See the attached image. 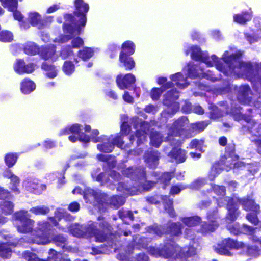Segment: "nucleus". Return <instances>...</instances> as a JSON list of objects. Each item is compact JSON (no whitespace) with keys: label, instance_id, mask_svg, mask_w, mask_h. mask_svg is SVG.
Wrapping results in <instances>:
<instances>
[{"label":"nucleus","instance_id":"f257e3e1","mask_svg":"<svg viewBox=\"0 0 261 261\" xmlns=\"http://www.w3.org/2000/svg\"><path fill=\"white\" fill-rule=\"evenodd\" d=\"M191 50V57L193 59L201 61L205 63L207 66H212L215 64L216 68L218 70L227 75H231L233 74L238 75V74H239L237 64L240 65L241 69L250 67L246 64H240L239 57L242 54L241 51L236 53L232 49L230 51H226L222 58L225 64L223 67V64L220 60L218 59L215 55L208 57L205 53H202L198 46H192Z\"/></svg>","mask_w":261,"mask_h":261},{"label":"nucleus","instance_id":"f03ea898","mask_svg":"<svg viewBox=\"0 0 261 261\" xmlns=\"http://www.w3.org/2000/svg\"><path fill=\"white\" fill-rule=\"evenodd\" d=\"M65 18L66 21H69L70 24L66 23L64 24V34L55 38L54 41L56 43H64L71 39L72 48H80L83 45L84 41L80 37L74 38V37L81 33V27L82 26L76 22L71 14H67L65 16Z\"/></svg>","mask_w":261,"mask_h":261},{"label":"nucleus","instance_id":"7ed1b4c3","mask_svg":"<svg viewBox=\"0 0 261 261\" xmlns=\"http://www.w3.org/2000/svg\"><path fill=\"white\" fill-rule=\"evenodd\" d=\"M150 254L155 256H163L165 258L173 257L179 258L191 257L196 253V250L194 247L184 248L181 249L179 246L174 243L166 245L165 248L160 250L159 249L151 247L149 249Z\"/></svg>","mask_w":261,"mask_h":261},{"label":"nucleus","instance_id":"20e7f679","mask_svg":"<svg viewBox=\"0 0 261 261\" xmlns=\"http://www.w3.org/2000/svg\"><path fill=\"white\" fill-rule=\"evenodd\" d=\"M214 192L220 197L217 200L218 204L220 206H223L227 203L228 213L227 216V220L230 221L234 220L238 216V207L236 204H233L234 202V199H231L229 197H224L225 189L223 186L218 185L215 186L213 188Z\"/></svg>","mask_w":261,"mask_h":261},{"label":"nucleus","instance_id":"39448f33","mask_svg":"<svg viewBox=\"0 0 261 261\" xmlns=\"http://www.w3.org/2000/svg\"><path fill=\"white\" fill-rule=\"evenodd\" d=\"M51 226L47 222L39 221L37 223L36 229L32 232V238L31 242L38 244H47L51 242Z\"/></svg>","mask_w":261,"mask_h":261},{"label":"nucleus","instance_id":"423d86ee","mask_svg":"<svg viewBox=\"0 0 261 261\" xmlns=\"http://www.w3.org/2000/svg\"><path fill=\"white\" fill-rule=\"evenodd\" d=\"M29 217L28 212L24 210L17 212L13 216V219L16 221L19 222V224L16 223L18 231L24 233L31 232V239H32L34 221L30 219Z\"/></svg>","mask_w":261,"mask_h":261},{"label":"nucleus","instance_id":"0eeeda50","mask_svg":"<svg viewBox=\"0 0 261 261\" xmlns=\"http://www.w3.org/2000/svg\"><path fill=\"white\" fill-rule=\"evenodd\" d=\"M188 123V119L182 117L176 121L171 126H168L167 140L169 141L173 140H179L174 138L184 135Z\"/></svg>","mask_w":261,"mask_h":261},{"label":"nucleus","instance_id":"6e6552de","mask_svg":"<svg viewBox=\"0 0 261 261\" xmlns=\"http://www.w3.org/2000/svg\"><path fill=\"white\" fill-rule=\"evenodd\" d=\"M245 247V244L243 242L236 241L233 239L228 238L224 240L221 244L218 245L217 247H215V250L219 254L230 256L233 254L230 249L238 250Z\"/></svg>","mask_w":261,"mask_h":261},{"label":"nucleus","instance_id":"1a4fd4ad","mask_svg":"<svg viewBox=\"0 0 261 261\" xmlns=\"http://www.w3.org/2000/svg\"><path fill=\"white\" fill-rule=\"evenodd\" d=\"M81 126L75 124L69 128H66L61 132V135H68L70 133L73 134V135L69 137V139L72 142H75L77 140L81 142H88L90 140V138L83 134H81L80 131Z\"/></svg>","mask_w":261,"mask_h":261},{"label":"nucleus","instance_id":"9d476101","mask_svg":"<svg viewBox=\"0 0 261 261\" xmlns=\"http://www.w3.org/2000/svg\"><path fill=\"white\" fill-rule=\"evenodd\" d=\"M74 5L75 7L74 14L79 18V21H77L76 19L72 15L71 16L76 20V22L81 25L82 27H84L86 23L85 13L89 10V6L83 0H75Z\"/></svg>","mask_w":261,"mask_h":261},{"label":"nucleus","instance_id":"9b49d317","mask_svg":"<svg viewBox=\"0 0 261 261\" xmlns=\"http://www.w3.org/2000/svg\"><path fill=\"white\" fill-rule=\"evenodd\" d=\"M135 123H137L135 125L136 128H140V129L137 130L136 135L135 136H132L130 138V141L133 142L136 138L137 139L138 145L140 144L143 142L146 139V135L147 134V131L149 130V125L148 123L144 122H142L138 118L133 119Z\"/></svg>","mask_w":261,"mask_h":261},{"label":"nucleus","instance_id":"f8f14e48","mask_svg":"<svg viewBox=\"0 0 261 261\" xmlns=\"http://www.w3.org/2000/svg\"><path fill=\"white\" fill-rule=\"evenodd\" d=\"M178 97L179 95L176 90H171L166 94L164 100V103L168 106L166 110L168 113L173 114L179 109V103L174 101Z\"/></svg>","mask_w":261,"mask_h":261},{"label":"nucleus","instance_id":"ddd939ff","mask_svg":"<svg viewBox=\"0 0 261 261\" xmlns=\"http://www.w3.org/2000/svg\"><path fill=\"white\" fill-rule=\"evenodd\" d=\"M184 70L188 71V76L190 78H195L196 77L205 78L212 82H215L220 79V77L214 76L211 73L204 72L202 69L196 68V67L191 64H188L187 69L185 68Z\"/></svg>","mask_w":261,"mask_h":261},{"label":"nucleus","instance_id":"4468645a","mask_svg":"<svg viewBox=\"0 0 261 261\" xmlns=\"http://www.w3.org/2000/svg\"><path fill=\"white\" fill-rule=\"evenodd\" d=\"M28 20L33 26H36L39 29H41L46 26L48 23H50L53 20V17L47 16L42 19L38 13L31 12L29 15Z\"/></svg>","mask_w":261,"mask_h":261},{"label":"nucleus","instance_id":"2eb2a0df","mask_svg":"<svg viewBox=\"0 0 261 261\" xmlns=\"http://www.w3.org/2000/svg\"><path fill=\"white\" fill-rule=\"evenodd\" d=\"M92 140L94 142H101V144L97 145V149L100 151L109 153L111 152L114 148L111 137L103 136L98 138H93Z\"/></svg>","mask_w":261,"mask_h":261},{"label":"nucleus","instance_id":"dca6fc26","mask_svg":"<svg viewBox=\"0 0 261 261\" xmlns=\"http://www.w3.org/2000/svg\"><path fill=\"white\" fill-rule=\"evenodd\" d=\"M23 185L27 190L35 194H39L46 189V186L40 185L36 178H28L23 181Z\"/></svg>","mask_w":261,"mask_h":261},{"label":"nucleus","instance_id":"f3484780","mask_svg":"<svg viewBox=\"0 0 261 261\" xmlns=\"http://www.w3.org/2000/svg\"><path fill=\"white\" fill-rule=\"evenodd\" d=\"M135 76L128 73L124 76L122 74L118 75L116 79V83L118 87L121 89H127L129 86L135 82Z\"/></svg>","mask_w":261,"mask_h":261},{"label":"nucleus","instance_id":"a211bd4d","mask_svg":"<svg viewBox=\"0 0 261 261\" xmlns=\"http://www.w3.org/2000/svg\"><path fill=\"white\" fill-rule=\"evenodd\" d=\"M228 229L232 234L237 235L240 233H244L248 235L252 236L254 233V229L246 225H243L241 228L239 224L234 223L230 224L228 226Z\"/></svg>","mask_w":261,"mask_h":261},{"label":"nucleus","instance_id":"6ab92c4d","mask_svg":"<svg viewBox=\"0 0 261 261\" xmlns=\"http://www.w3.org/2000/svg\"><path fill=\"white\" fill-rule=\"evenodd\" d=\"M5 177L10 179V188L11 190L16 193H19V190L18 186L19 184V179L18 177L14 175L13 172L9 170H6L3 173Z\"/></svg>","mask_w":261,"mask_h":261},{"label":"nucleus","instance_id":"aec40b11","mask_svg":"<svg viewBox=\"0 0 261 261\" xmlns=\"http://www.w3.org/2000/svg\"><path fill=\"white\" fill-rule=\"evenodd\" d=\"M99 202H101V204H103V202L106 204H110L118 208L124 203V200L122 197L117 196H113L110 199L107 195L103 194Z\"/></svg>","mask_w":261,"mask_h":261},{"label":"nucleus","instance_id":"412c9836","mask_svg":"<svg viewBox=\"0 0 261 261\" xmlns=\"http://www.w3.org/2000/svg\"><path fill=\"white\" fill-rule=\"evenodd\" d=\"M49 255V256L48 257L47 260H43L38 258L34 253L29 251H25L23 254V257L27 261H51L52 259H57L58 258H56V256H57L58 254L54 250L50 249Z\"/></svg>","mask_w":261,"mask_h":261},{"label":"nucleus","instance_id":"4be33fe9","mask_svg":"<svg viewBox=\"0 0 261 261\" xmlns=\"http://www.w3.org/2000/svg\"><path fill=\"white\" fill-rule=\"evenodd\" d=\"M168 156L170 158L171 162L182 163L186 160V153L181 149L173 148L169 153Z\"/></svg>","mask_w":261,"mask_h":261},{"label":"nucleus","instance_id":"5701e85b","mask_svg":"<svg viewBox=\"0 0 261 261\" xmlns=\"http://www.w3.org/2000/svg\"><path fill=\"white\" fill-rule=\"evenodd\" d=\"M251 94L250 88L247 85H244L240 87L239 90V95L238 97V100L243 103H248L250 101Z\"/></svg>","mask_w":261,"mask_h":261},{"label":"nucleus","instance_id":"b1692460","mask_svg":"<svg viewBox=\"0 0 261 261\" xmlns=\"http://www.w3.org/2000/svg\"><path fill=\"white\" fill-rule=\"evenodd\" d=\"M159 157V153L158 151H151L145 154V160L149 166L154 168L158 164Z\"/></svg>","mask_w":261,"mask_h":261},{"label":"nucleus","instance_id":"393cba45","mask_svg":"<svg viewBox=\"0 0 261 261\" xmlns=\"http://www.w3.org/2000/svg\"><path fill=\"white\" fill-rule=\"evenodd\" d=\"M41 56L45 60H50L52 61H56L58 57L56 54L55 47L54 46L49 48L43 49L41 53Z\"/></svg>","mask_w":261,"mask_h":261},{"label":"nucleus","instance_id":"a878e982","mask_svg":"<svg viewBox=\"0 0 261 261\" xmlns=\"http://www.w3.org/2000/svg\"><path fill=\"white\" fill-rule=\"evenodd\" d=\"M120 62L123 64L126 70H131L135 67V62L132 57L121 52L119 56Z\"/></svg>","mask_w":261,"mask_h":261},{"label":"nucleus","instance_id":"bb28decb","mask_svg":"<svg viewBox=\"0 0 261 261\" xmlns=\"http://www.w3.org/2000/svg\"><path fill=\"white\" fill-rule=\"evenodd\" d=\"M186 78H185L180 72L171 76V80L175 82L177 86L180 89H184L189 84L186 82Z\"/></svg>","mask_w":261,"mask_h":261},{"label":"nucleus","instance_id":"cd10ccee","mask_svg":"<svg viewBox=\"0 0 261 261\" xmlns=\"http://www.w3.org/2000/svg\"><path fill=\"white\" fill-rule=\"evenodd\" d=\"M41 68L46 72V75L48 77L53 79L57 76L58 70L54 65L44 62L42 64Z\"/></svg>","mask_w":261,"mask_h":261},{"label":"nucleus","instance_id":"c85d7f7f","mask_svg":"<svg viewBox=\"0 0 261 261\" xmlns=\"http://www.w3.org/2000/svg\"><path fill=\"white\" fill-rule=\"evenodd\" d=\"M36 85L34 82L24 79L21 83V91L24 94H29L35 90Z\"/></svg>","mask_w":261,"mask_h":261},{"label":"nucleus","instance_id":"c756f323","mask_svg":"<svg viewBox=\"0 0 261 261\" xmlns=\"http://www.w3.org/2000/svg\"><path fill=\"white\" fill-rule=\"evenodd\" d=\"M216 218L214 217L213 216L208 215V219L209 224H204L202 225V231L203 232L213 231L218 227V224L216 220H214Z\"/></svg>","mask_w":261,"mask_h":261},{"label":"nucleus","instance_id":"7c9ffc66","mask_svg":"<svg viewBox=\"0 0 261 261\" xmlns=\"http://www.w3.org/2000/svg\"><path fill=\"white\" fill-rule=\"evenodd\" d=\"M242 205L247 211H252L257 213L259 210L258 205L256 204L254 201L250 197L244 199L242 201Z\"/></svg>","mask_w":261,"mask_h":261},{"label":"nucleus","instance_id":"2f4dec72","mask_svg":"<svg viewBox=\"0 0 261 261\" xmlns=\"http://www.w3.org/2000/svg\"><path fill=\"white\" fill-rule=\"evenodd\" d=\"M14 204L9 201H3L0 203V211L6 215H10L13 212Z\"/></svg>","mask_w":261,"mask_h":261},{"label":"nucleus","instance_id":"473e14b6","mask_svg":"<svg viewBox=\"0 0 261 261\" xmlns=\"http://www.w3.org/2000/svg\"><path fill=\"white\" fill-rule=\"evenodd\" d=\"M123 173L126 176L133 177V175L139 177H143L145 175V172L143 169H134L133 168H128L123 171Z\"/></svg>","mask_w":261,"mask_h":261},{"label":"nucleus","instance_id":"72a5a7b5","mask_svg":"<svg viewBox=\"0 0 261 261\" xmlns=\"http://www.w3.org/2000/svg\"><path fill=\"white\" fill-rule=\"evenodd\" d=\"M117 190L121 191L125 195H133L138 194L141 189L140 188H139V189H136L134 188L130 189L128 188L125 184L120 183L117 187Z\"/></svg>","mask_w":261,"mask_h":261},{"label":"nucleus","instance_id":"f704fd0d","mask_svg":"<svg viewBox=\"0 0 261 261\" xmlns=\"http://www.w3.org/2000/svg\"><path fill=\"white\" fill-rule=\"evenodd\" d=\"M251 15L248 13H243L240 14H236L233 16V20L234 22L243 24L247 21L250 20L251 18Z\"/></svg>","mask_w":261,"mask_h":261},{"label":"nucleus","instance_id":"c9c22d12","mask_svg":"<svg viewBox=\"0 0 261 261\" xmlns=\"http://www.w3.org/2000/svg\"><path fill=\"white\" fill-rule=\"evenodd\" d=\"M171 86V84L170 83H167L165 84V85L163 86L161 89L154 88L152 90L151 93V98L153 100H157L159 99L160 95L162 93L163 91L165 90L166 89L168 88Z\"/></svg>","mask_w":261,"mask_h":261},{"label":"nucleus","instance_id":"e433bc0d","mask_svg":"<svg viewBox=\"0 0 261 261\" xmlns=\"http://www.w3.org/2000/svg\"><path fill=\"white\" fill-rule=\"evenodd\" d=\"M4 7L10 11H14L17 8L18 0H0Z\"/></svg>","mask_w":261,"mask_h":261},{"label":"nucleus","instance_id":"4c0bfd02","mask_svg":"<svg viewBox=\"0 0 261 261\" xmlns=\"http://www.w3.org/2000/svg\"><path fill=\"white\" fill-rule=\"evenodd\" d=\"M150 138L151 144L156 147H158L163 141L162 136L157 132H152Z\"/></svg>","mask_w":261,"mask_h":261},{"label":"nucleus","instance_id":"58836bf2","mask_svg":"<svg viewBox=\"0 0 261 261\" xmlns=\"http://www.w3.org/2000/svg\"><path fill=\"white\" fill-rule=\"evenodd\" d=\"M69 230L74 236L77 237L83 236L85 232L83 227L76 224L71 225L69 227Z\"/></svg>","mask_w":261,"mask_h":261},{"label":"nucleus","instance_id":"ea45409f","mask_svg":"<svg viewBox=\"0 0 261 261\" xmlns=\"http://www.w3.org/2000/svg\"><path fill=\"white\" fill-rule=\"evenodd\" d=\"M7 244L0 243V256L4 258H9L12 254V250Z\"/></svg>","mask_w":261,"mask_h":261},{"label":"nucleus","instance_id":"a19ab883","mask_svg":"<svg viewBox=\"0 0 261 261\" xmlns=\"http://www.w3.org/2000/svg\"><path fill=\"white\" fill-rule=\"evenodd\" d=\"M39 49L34 43H27L24 47V51L26 54L34 55L39 53Z\"/></svg>","mask_w":261,"mask_h":261},{"label":"nucleus","instance_id":"79ce46f5","mask_svg":"<svg viewBox=\"0 0 261 261\" xmlns=\"http://www.w3.org/2000/svg\"><path fill=\"white\" fill-rule=\"evenodd\" d=\"M134 43L131 41H127L123 44L122 47V51L121 52H123L125 55H132L134 53Z\"/></svg>","mask_w":261,"mask_h":261},{"label":"nucleus","instance_id":"37998d69","mask_svg":"<svg viewBox=\"0 0 261 261\" xmlns=\"http://www.w3.org/2000/svg\"><path fill=\"white\" fill-rule=\"evenodd\" d=\"M30 211L35 215H45L49 211V208L44 205L33 207Z\"/></svg>","mask_w":261,"mask_h":261},{"label":"nucleus","instance_id":"c03bdc74","mask_svg":"<svg viewBox=\"0 0 261 261\" xmlns=\"http://www.w3.org/2000/svg\"><path fill=\"white\" fill-rule=\"evenodd\" d=\"M35 69V65L33 64H29L24 65V68L19 69L17 66L15 67V72L18 74H23L24 73H32Z\"/></svg>","mask_w":261,"mask_h":261},{"label":"nucleus","instance_id":"a18cd8bd","mask_svg":"<svg viewBox=\"0 0 261 261\" xmlns=\"http://www.w3.org/2000/svg\"><path fill=\"white\" fill-rule=\"evenodd\" d=\"M17 156L14 153H8L5 156V161L9 167H12L16 162Z\"/></svg>","mask_w":261,"mask_h":261},{"label":"nucleus","instance_id":"49530a36","mask_svg":"<svg viewBox=\"0 0 261 261\" xmlns=\"http://www.w3.org/2000/svg\"><path fill=\"white\" fill-rule=\"evenodd\" d=\"M13 38V34L9 31H3L0 32V41L2 42H11L12 41Z\"/></svg>","mask_w":261,"mask_h":261},{"label":"nucleus","instance_id":"de8ad7c7","mask_svg":"<svg viewBox=\"0 0 261 261\" xmlns=\"http://www.w3.org/2000/svg\"><path fill=\"white\" fill-rule=\"evenodd\" d=\"M203 141L202 140H198L194 139L192 140L189 144V148L191 149H196L200 151H203Z\"/></svg>","mask_w":261,"mask_h":261},{"label":"nucleus","instance_id":"09e8293b","mask_svg":"<svg viewBox=\"0 0 261 261\" xmlns=\"http://www.w3.org/2000/svg\"><path fill=\"white\" fill-rule=\"evenodd\" d=\"M182 221L187 226L191 227L198 224L200 222V218L198 217L185 218Z\"/></svg>","mask_w":261,"mask_h":261},{"label":"nucleus","instance_id":"8fccbe9b","mask_svg":"<svg viewBox=\"0 0 261 261\" xmlns=\"http://www.w3.org/2000/svg\"><path fill=\"white\" fill-rule=\"evenodd\" d=\"M74 66L70 61H65L63 66V70L64 72L69 75L72 74L74 71Z\"/></svg>","mask_w":261,"mask_h":261},{"label":"nucleus","instance_id":"3c124183","mask_svg":"<svg viewBox=\"0 0 261 261\" xmlns=\"http://www.w3.org/2000/svg\"><path fill=\"white\" fill-rule=\"evenodd\" d=\"M79 56L83 60H87L91 58L93 55V51L90 48H85L79 51Z\"/></svg>","mask_w":261,"mask_h":261},{"label":"nucleus","instance_id":"603ef678","mask_svg":"<svg viewBox=\"0 0 261 261\" xmlns=\"http://www.w3.org/2000/svg\"><path fill=\"white\" fill-rule=\"evenodd\" d=\"M165 198L166 199H164L165 208L171 216H174L175 213L172 208V202L170 200H167L168 198L166 196H165Z\"/></svg>","mask_w":261,"mask_h":261},{"label":"nucleus","instance_id":"864d4df0","mask_svg":"<svg viewBox=\"0 0 261 261\" xmlns=\"http://www.w3.org/2000/svg\"><path fill=\"white\" fill-rule=\"evenodd\" d=\"M60 56L63 59L71 58L73 56V52L70 46H66L61 50Z\"/></svg>","mask_w":261,"mask_h":261},{"label":"nucleus","instance_id":"5fc2aeb1","mask_svg":"<svg viewBox=\"0 0 261 261\" xmlns=\"http://www.w3.org/2000/svg\"><path fill=\"white\" fill-rule=\"evenodd\" d=\"M247 253L250 256L256 257L259 255L260 250L255 246L247 247Z\"/></svg>","mask_w":261,"mask_h":261},{"label":"nucleus","instance_id":"6e6d98bb","mask_svg":"<svg viewBox=\"0 0 261 261\" xmlns=\"http://www.w3.org/2000/svg\"><path fill=\"white\" fill-rule=\"evenodd\" d=\"M180 229L179 224L172 223L170 226V232L174 236H178L180 233Z\"/></svg>","mask_w":261,"mask_h":261},{"label":"nucleus","instance_id":"4d7b16f0","mask_svg":"<svg viewBox=\"0 0 261 261\" xmlns=\"http://www.w3.org/2000/svg\"><path fill=\"white\" fill-rule=\"evenodd\" d=\"M64 216L63 210L61 209H59L57 210L55 212V217H51L49 218V220L53 224L56 226L58 223L57 221L56 220V218H58L59 219H61L62 217Z\"/></svg>","mask_w":261,"mask_h":261},{"label":"nucleus","instance_id":"13d9d810","mask_svg":"<svg viewBox=\"0 0 261 261\" xmlns=\"http://www.w3.org/2000/svg\"><path fill=\"white\" fill-rule=\"evenodd\" d=\"M207 123L205 122H200L192 124V128L196 131L201 132L207 125Z\"/></svg>","mask_w":261,"mask_h":261},{"label":"nucleus","instance_id":"bf43d9fd","mask_svg":"<svg viewBox=\"0 0 261 261\" xmlns=\"http://www.w3.org/2000/svg\"><path fill=\"white\" fill-rule=\"evenodd\" d=\"M218 171H220L219 164H216L212 167L209 175V178L211 180H213L217 175V174L219 173Z\"/></svg>","mask_w":261,"mask_h":261},{"label":"nucleus","instance_id":"052dcab7","mask_svg":"<svg viewBox=\"0 0 261 261\" xmlns=\"http://www.w3.org/2000/svg\"><path fill=\"white\" fill-rule=\"evenodd\" d=\"M172 177V175L171 173H165L162 175L160 180L161 182L165 183V185H167Z\"/></svg>","mask_w":261,"mask_h":261},{"label":"nucleus","instance_id":"680f3d73","mask_svg":"<svg viewBox=\"0 0 261 261\" xmlns=\"http://www.w3.org/2000/svg\"><path fill=\"white\" fill-rule=\"evenodd\" d=\"M92 176L93 179H95V180L97 181H100L102 183L107 182V178H106L105 173H100L97 176H96V174L92 173Z\"/></svg>","mask_w":261,"mask_h":261},{"label":"nucleus","instance_id":"e2e57ef3","mask_svg":"<svg viewBox=\"0 0 261 261\" xmlns=\"http://www.w3.org/2000/svg\"><path fill=\"white\" fill-rule=\"evenodd\" d=\"M111 139H112V143H113V146L116 145L119 148L122 146L123 142L121 136H118L115 138H112V136H111Z\"/></svg>","mask_w":261,"mask_h":261},{"label":"nucleus","instance_id":"0e129e2a","mask_svg":"<svg viewBox=\"0 0 261 261\" xmlns=\"http://www.w3.org/2000/svg\"><path fill=\"white\" fill-rule=\"evenodd\" d=\"M50 238H52L51 241H54L57 243L64 244L66 241V238L60 235L57 236L56 237H53V235L52 233H51L50 235Z\"/></svg>","mask_w":261,"mask_h":261},{"label":"nucleus","instance_id":"69168bd1","mask_svg":"<svg viewBox=\"0 0 261 261\" xmlns=\"http://www.w3.org/2000/svg\"><path fill=\"white\" fill-rule=\"evenodd\" d=\"M149 229L150 233H154L158 236H161L163 233V228L161 226H153Z\"/></svg>","mask_w":261,"mask_h":261},{"label":"nucleus","instance_id":"338daca9","mask_svg":"<svg viewBox=\"0 0 261 261\" xmlns=\"http://www.w3.org/2000/svg\"><path fill=\"white\" fill-rule=\"evenodd\" d=\"M204 180L203 179L199 178L195 180L191 185V188L195 189H197L204 184Z\"/></svg>","mask_w":261,"mask_h":261},{"label":"nucleus","instance_id":"774afa93","mask_svg":"<svg viewBox=\"0 0 261 261\" xmlns=\"http://www.w3.org/2000/svg\"><path fill=\"white\" fill-rule=\"evenodd\" d=\"M246 218L248 221L255 225L258 224V220L256 216L254 214H248L246 216Z\"/></svg>","mask_w":261,"mask_h":261}]
</instances>
